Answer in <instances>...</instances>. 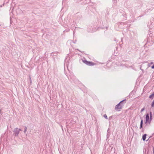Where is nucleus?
I'll return each mask as SVG.
<instances>
[{
  "label": "nucleus",
  "instance_id": "f257e3e1",
  "mask_svg": "<svg viewBox=\"0 0 154 154\" xmlns=\"http://www.w3.org/2000/svg\"><path fill=\"white\" fill-rule=\"evenodd\" d=\"M21 131L22 130L21 129H19L18 128H16L14 130V134L15 136L18 137L20 131Z\"/></svg>",
  "mask_w": 154,
  "mask_h": 154
},
{
  "label": "nucleus",
  "instance_id": "f03ea898",
  "mask_svg": "<svg viewBox=\"0 0 154 154\" xmlns=\"http://www.w3.org/2000/svg\"><path fill=\"white\" fill-rule=\"evenodd\" d=\"M151 120H150V119L149 113H147L146 114L145 124L146 125H147V123L150 124Z\"/></svg>",
  "mask_w": 154,
  "mask_h": 154
},
{
  "label": "nucleus",
  "instance_id": "7ed1b4c3",
  "mask_svg": "<svg viewBox=\"0 0 154 154\" xmlns=\"http://www.w3.org/2000/svg\"><path fill=\"white\" fill-rule=\"evenodd\" d=\"M83 62L89 66H92L95 64V63L92 62L88 61L87 60H83Z\"/></svg>",
  "mask_w": 154,
  "mask_h": 154
},
{
  "label": "nucleus",
  "instance_id": "20e7f679",
  "mask_svg": "<svg viewBox=\"0 0 154 154\" xmlns=\"http://www.w3.org/2000/svg\"><path fill=\"white\" fill-rule=\"evenodd\" d=\"M123 102V101H120L117 105L115 108L116 110H118V109H120L122 108V106L121 105V103Z\"/></svg>",
  "mask_w": 154,
  "mask_h": 154
},
{
  "label": "nucleus",
  "instance_id": "39448f33",
  "mask_svg": "<svg viewBox=\"0 0 154 154\" xmlns=\"http://www.w3.org/2000/svg\"><path fill=\"white\" fill-rule=\"evenodd\" d=\"M154 97V92L152 93V94L150 95L149 97V98L151 100L153 99Z\"/></svg>",
  "mask_w": 154,
  "mask_h": 154
},
{
  "label": "nucleus",
  "instance_id": "423d86ee",
  "mask_svg": "<svg viewBox=\"0 0 154 154\" xmlns=\"http://www.w3.org/2000/svg\"><path fill=\"white\" fill-rule=\"evenodd\" d=\"M147 134H144L142 136V139L143 141H145L146 138Z\"/></svg>",
  "mask_w": 154,
  "mask_h": 154
},
{
  "label": "nucleus",
  "instance_id": "0eeeda50",
  "mask_svg": "<svg viewBox=\"0 0 154 154\" xmlns=\"http://www.w3.org/2000/svg\"><path fill=\"white\" fill-rule=\"evenodd\" d=\"M122 101H123V102L121 103V105L122 106V107L123 106L124 104L126 103V99H124Z\"/></svg>",
  "mask_w": 154,
  "mask_h": 154
},
{
  "label": "nucleus",
  "instance_id": "6e6552de",
  "mask_svg": "<svg viewBox=\"0 0 154 154\" xmlns=\"http://www.w3.org/2000/svg\"><path fill=\"white\" fill-rule=\"evenodd\" d=\"M149 118L150 119V120H152V112H150L149 113Z\"/></svg>",
  "mask_w": 154,
  "mask_h": 154
},
{
  "label": "nucleus",
  "instance_id": "1a4fd4ad",
  "mask_svg": "<svg viewBox=\"0 0 154 154\" xmlns=\"http://www.w3.org/2000/svg\"><path fill=\"white\" fill-rule=\"evenodd\" d=\"M151 106L152 107H154V100L152 102V103L151 104Z\"/></svg>",
  "mask_w": 154,
  "mask_h": 154
},
{
  "label": "nucleus",
  "instance_id": "9d476101",
  "mask_svg": "<svg viewBox=\"0 0 154 154\" xmlns=\"http://www.w3.org/2000/svg\"><path fill=\"white\" fill-rule=\"evenodd\" d=\"M103 117L105 118L106 119H108L107 116L106 114H105L104 115Z\"/></svg>",
  "mask_w": 154,
  "mask_h": 154
},
{
  "label": "nucleus",
  "instance_id": "9b49d317",
  "mask_svg": "<svg viewBox=\"0 0 154 154\" xmlns=\"http://www.w3.org/2000/svg\"><path fill=\"white\" fill-rule=\"evenodd\" d=\"M27 128L26 126H25V129H24V133H26V131H27Z\"/></svg>",
  "mask_w": 154,
  "mask_h": 154
},
{
  "label": "nucleus",
  "instance_id": "f8f14e48",
  "mask_svg": "<svg viewBox=\"0 0 154 154\" xmlns=\"http://www.w3.org/2000/svg\"><path fill=\"white\" fill-rule=\"evenodd\" d=\"M140 124L143 125V120L141 119V121L140 123Z\"/></svg>",
  "mask_w": 154,
  "mask_h": 154
},
{
  "label": "nucleus",
  "instance_id": "ddd939ff",
  "mask_svg": "<svg viewBox=\"0 0 154 154\" xmlns=\"http://www.w3.org/2000/svg\"><path fill=\"white\" fill-rule=\"evenodd\" d=\"M143 125H142V124H140V129L143 128Z\"/></svg>",
  "mask_w": 154,
  "mask_h": 154
},
{
  "label": "nucleus",
  "instance_id": "4468645a",
  "mask_svg": "<svg viewBox=\"0 0 154 154\" xmlns=\"http://www.w3.org/2000/svg\"><path fill=\"white\" fill-rule=\"evenodd\" d=\"M145 109V108L144 107L143 108H142L141 109V112H142Z\"/></svg>",
  "mask_w": 154,
  "mask_h": 154
},
{
  "label": "nucleus",
  "instance_id": "2eb2a0df",
  "mask_svg": "<svg viewBox=\"0 0 154 154\" xmlns=\"http://www.w3.org/2000/svg\"><path fill=\"white\" fill-rule=\"evenodd\" d=\"M151 68L152 69H154V64L151 66Z\"/></svg>",
  "mask_w": 154,
  "mask_h": 154
},
{
  "label": "nucleus",
  "instance_id": "dca6fc26",
  "mask_svg": "<svg viewBox=\"0 0 154 154\" xmlns=\"http://www.w3.org/2000/svg\"><path fill=\"white\" fill-rule=\"evenodd\" d=\"M112 116H110L109 118V120H110V119L112 118Z\"/></svg>",
  "mask_w": 154,
  "mask_h": 154
},
{
  "label": "nucleus",
  "instance_id": "f3484780",
  "mask_svg": "<svg viewBox=\"0 0 154 154\" xmlns=\"http://www.w3.org/2000/svg\"><path fill=\"white\" fill-rule=\"evenodd\" d=\"M108 130H108V131H107V138H108Z\"/></svg>",
  "mask_w": 154,
  "mask_h": 154
},
{
  "label": "nucleus",
  "instance_id": "a211bd4d",
  "mask_svg": "<svg viewBox=\"0 0 154 154\" xmlns=\"http://www.w3.org/2000/svg\"><path fill=\"white\" fill-rule=\"evenodd\" d=\"M153 154H154V147H153Z\"/></svg>",
  "mask_w": 154,
  "mask_h": 154
},
{
  "label": "nucleus",
  "instance_id": "6ab92c4d",
  "mask_svg": "<svg viewBox=\"0 0 154 154\" xmlns=\"http://www.w3.org/2000/svg\"><path fill=\"white\" fill-rule=\"evenodd\" d=\"M29 78H30V82L31 83V77H29Z\"/></svg>",
  "mask_w": 154,
  "mask_h": 154
},
{
  "label": "nucleus",
  "instance_id": "aec40b11",
  "mask_svg": "<svg viewBox=\"0 0 154 154\" xmlns=\"http://www.w3.org/2000/svg\"><path fill=\"white\" fill-rule=\"evenodd\" d=\"M153 62H151V64H153Z\"/></svg>",
  "mask_w": 154,
  "mask_h": 154
}]
</instances>
